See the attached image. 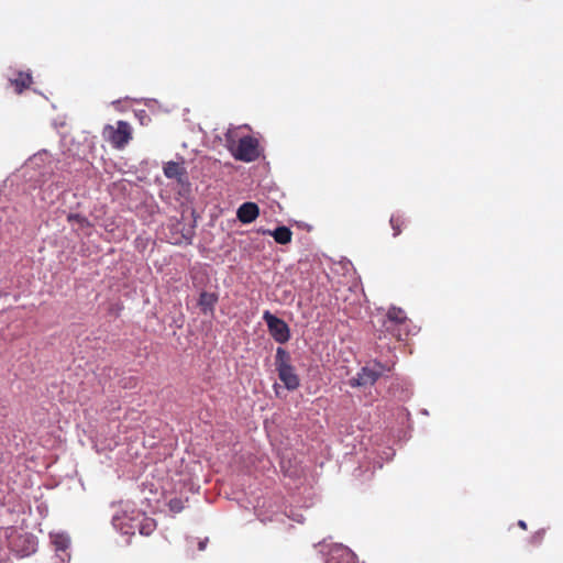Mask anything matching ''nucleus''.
<instances>
[{
    "instance_id": "obj_1",
    "label": "nucleus",
    "mask_w": 563,
    "mask_h": 563,
    "mask_svg": "<svg viewBox=\"0 0 563 563\" xmlns=\"http://www.w3.org/2000/svg\"><path fill=\"white\" fill-rule=\"evenodd\" d=\"M60 161H55L48 151L43 150L31 156L26 162V168L30 170L38 172L44 176L45 174H53L55 172L54 166L57 170L66 173H85L90 174V163L82 158L73 157L71 161L65 163L63 167H57Z\"/></svg>"
},
{
    "instance_id": "obj_2",
    "label": "nucleus",
    "mask_w": 563,
    "mask_h": 563,
    "mask_svg": "<svg viewBox=\"0 0 563 563\" xmlns=\"http://www.w3.org/2000/svg\"><path fill=\"white\" fill-rule=\"evenodd\" d=\"M225 141L228 148L238 161L242 162H254L262 155L260 142L252 135H245L239 140L234 139L231 131L225 134Z\"/></svg>"
},
{
    "instance_id": "obj_3",
    "label": "nucleus",
    "mask_w": 563,
    "mask_h": 563,
    "mask_svg": "<svg viewBox=\"0 0 563 563\" xmlns=\"http://www.w3.org/2000/svg\"><path fill=\"white\" fill-rule=\"evenodd\" d=\"M275 365L278 377L288 390H295L300 385L299 376L296 374L291 365L290 354L283 347H277L275 356Z\"/></svg>"
},
{
    "instance_id": "obj_4",
    "label": "nucleus",
    "mask_w": 563,
    "mask_h": 563,
    "mask_svg": "<svg viewBox=\"0 0 563 563\" xmlns=\"http://www.w3.org/2000/svg\"><path fill=\"white\" fill-rule=\"evenodd\" d=\"M102 135L114 148L121 150L132 140V128L126 121L120 120L115 125H106Z\"/></svg>"
},
{
    "instance_id": "obj_5",
    "label": "nucleus",
    "mask_w": 563,
    "mask_h": 563,
    "mask_svg": "<svg viewBox=\"0 0 563 563\" xmlns=\"http://www.w3.org/2000/svg\"><path fill=\"white\" fill-rule=\"evenodd\" d=\"M412 330L411 321L406 312L396 307L389 308V334H393L398 342L405 341Z\"/></svg>"
},
{
    "instance_id": "obj_6",
    "label": "nucleus",
    "mask_w": 563,
    "mask_h": 563,
    "mask_svg": "<svg viewBox=\"0 0 563 563\" xmlns=\"http://www.w3.org/2000/svg\"><path fill=\"white\" fill-rule=\"evenodd\" d=\"M263 319L267 324L269 334L276 342L283 344L290 339L289 327L283 319L272 314L269 311L264 312Z\"/></svg>"
},
{
    "instance_id": "obj_7",
    "label": "nucleus",
    "mask_w": 563,
    "mask_h": 563,
    "mask_svg": "<svg viewBox=\"0 0 563 563\" xmlns=\"http://www.w3.org/2000/svg\"><path fill=\"white\" fill-rule=\"evenodd\" d=\"M380 376V372L368 366H365L357 373L355 377H352L349 382L352 387H362L373 385Z\"/></svg>"
},
{
    "instance_id": "obj_8",
    "label": "nucleus",
    "mask_w": 563,
    "mask_h": 563,
    "mask_svg": "<svg viewBox=\"0 0 563 563\" xmlns=\"http://www.w3.org/2000/svg\"><path fill=\"white\" fill-rule=\"evenodd\" d=\"M258 214L260 208L255 202H244L236 211V217L242 223H251L255 221Z\"/></svg>"
},
{
    "instance_id": "obj_9",
    "label": "nucleus",
    "mask_w": 563,
    "mask_h": 563,
    "mask_svg": "<svg viewBox=\"0 0 563 563\" xmlns=\"http://www.w3.org/2000/svg\"><path fill=\"white\" fill-rule=\"evenodd\" d=\"M327 563H357V560L356 555L347 548H336L330 552Z\"/></svg>"
},
{
    "instance_id": "obj_10",
    "label": "nucleus",
    "mask_w": 563,
    "mask_h": 563,
    "mask_svg": "<svg viewBox=\"0 0 563 563\" xmlns=\"http://www.w3.org/2000/svg\"><path fill=\"white\" fill-rule=\"evenodd\" d=\"M9 82L13 87L15 93L21 95L24 90L31 87L33 78L30 73L18 71L14 78L9 79Z\"/></svg>"
},
{
    "instance_id": "obj_11",
    "label": "nucleus",
    "mask_w": 563,
    "mask_h": 563,
    "mask_svg": "<svg viewBox=\"0 0 563 563\" xmlns=\"http://www.w3.org/2000/svg\"><path fill=\"white\" fill-rule=\"evenodd\" d=\"M188 174L186 162L183 157L177 161H169L164 165L165 176H185Z\"/></svg>"
},
{
    "instance_id": "obj_12",
    "label": "nucleus",
    "mask_w": 563,
    "mask_h": 563,
    "mask_svg": "<svg viewBox=\"0 0 563 563\" xmlns=\"http://www.w3.org/2000/svg\"><path fill=\"white\" fill-rule=\"evenodd\" d=\"M269 235H272L276 243L278 244H288L291 242L292 232L289 228L282 225L276 228L274 231H266Z\"/></svg>"
},
{
    "instance_id": "obj_13",
    "label": "nucleus",
    "mask_w": 563,
    "mask_h": 563,
    "mask_svg": "<svg viewBox=\"0 0 563 563\" xmlns=\"http://www.w3.org/2000/svg\"><path fill=\"white\" fill-rule=\"evenodd\" d=\"M217 301L218 297L216 294L202 291L199 296L198 305L203 312H207V310L213 309Z\"/></svg>"
},
{
    "instance_id": "obj_14",
    "label": "nucleus",
    "mask_w": 563,
    "mask_h": 563,
    "mask_svg": "<svg viewBox=\"0 0 563 563\" xmlns=\"http://www.w3.org/2000/svg\"><path fill=\"white\" fill-rule=\"evenodd\" d=\"M137 529H139L140 534L146 536V537L151 536L156 529V522L152 518L144 517L140 521Z\"/></svg>"
},
{
    "instance_id": "obj_15",
    "label": "nucleus",
    "mask_w": 563,
    "mask_h": 563,
    "mask_svg": "<svg viewBox=\"0 0 563 563\" xmlns=\"http://www.w3.org/2000/svg\"><path fill=\"white\" fill-rule=\"evenodd\" d=\"M67 219L70 223H77L80 228L90 225L88 219L78 213H70L68 214Z\"/></svg>"
},
{
    "instance_id": "obj_16",
    "label": "nucleus",
    "mask_w": 563,
    "mask_h": 563,
    "mask_svg": "<svg viewBox=\"0 0 563 563\" xmlns=\"http://www.w3.org/2000/svg\"><path fill=\"white\" fill-rule=\"evenodd\" d=\"M168 508L172 512L178 514L184 509V501L180 498H172L168 501Z\"/></svg>"
},
{
    "instance_id": "obj_17",
    "label": "nucleus",
    "mask_w": 563,
    "mask_h": 563,
    "mask_svg": "<svg viewBox=\"0 0 563 563\" xmlns=\"http://www.w3.org/2000/svg\"><path fill=\"white\" fill-rule=\"evenodd\" d=\"M544 536H545V530L544 529H541V530H538L537 532H534L530 539V542L534 545H538L540 544L543 539H544Z\"/></svg>"
},
{
    "instance_id": "obj_18",
    "label": "nucleus",
    "mask_w": 563,
    "mask_h": 563,
    "mask_svg": "<svg viewBox=\"0 0 563 563\" xmlns=\"http://www.w3.org/2000/svg\"><path fill=\"white\" fill-rule=\"evenodd\" d=\"M389 224L391 225V228H393V230H394V235H395V236H396V235H398V234H400V232H401V225L404 224V222H402V221H401V222H399V220H398V219H396V218H394V217H393V218H390V219H389Z\"/></svg>"
},
{
    "instance_id": "obj_19",
    "label": "nucleus",
    "mask_w": 563,
    "mask_h": 563,
    "mask_svg": "<svg viewBox=\"0 0 563 563\" xmlns=\"http://www.w3.org/2000/svg\"><path fill=\"white\" fill-rule=\"evenodd\" d=\"M55 545H56V549L57 550H66L67 547H68V539L64 538V537H57L54 541Z\"/></svg>"
},
{
    "instance_id": "obj_20",
    "label": "nucleus",
    "mask_w": 563,
    "mask_h": 563,
    "mask_svg": "<svg viewBox=\"0 0 563 563\" xmlns=\"http://www.w3.org/2000/svg\"><path fill=\"white\" fill-rule=\"evenodd\" d=\"M410 396V390L408 388H401L400 395L398 396V399L404 401Z\"/></svg>"
},
{
    "instance_id": "obj_21",
    "label": "nucleus",
    "mask_w": 563,
    "mask_h": 563,
    "mask_svg": "<svg viewBox=\"0 0 563 563\" xmlns=\"http://www.w3.org/2000/svg\"><path fill=\"white\" fill-rule=\"evenodd\" d=\"M207 543H208V538H206L205 540H202V541H200V542L198 543V549H199L200 551H203V550L206 549V547H207Z\"/></svg>"
},
{
    "instance_id": "obj_22",
    "label": "nucleus",
    "mask_w": 563,
    "mask_h": 563,
    "mask_svg": "<svg viewBox=\"0 0 563 563\" xmlns=\"http://www.w3.org/2000/svg\"><path fill=\"white\" fill-rule=\"evenodd\" d=\"M400 416H401L402 422L409 421V412H407L405 410H400Z\"/></svg>"
},
{
    "instance_id": "obj_23",
    "label": "nucleus",
    "mask_w": 563,
    "mask_h": 563,
    "mask_svg": "<svg viewBox=\"0 0 563 563\" xmlns=\"http://www.w3.org/2000/svg\"><path fill=\"white\" fill-rule=\"evenodd\" d=\"M518 526H519L521 529H523V530H526V529H527V523H526L523 520H519V521H518Z\"/></svg>"
},
{
    "instance_id": "obj_24",
    "label": "nucleus",
    "mask_w": 563,
    "mask_h": 563,
    "mask_svg": "<svg viewBox=\"0 0 563 563\" xmlns=\"http://www.w3.org/2000/svg\"><path fill=\"white\" fill-rule=\"evenodd\" d=\"M391 386H393V387L395 386V383H394V382L391 383ZM393 393H394V395H396V391H395V389H394V388H393Z\"/></svg>"
}]
</instances>
